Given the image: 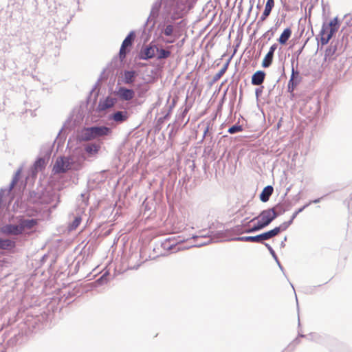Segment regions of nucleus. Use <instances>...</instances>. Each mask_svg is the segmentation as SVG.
<instances>
[{
	"instance_id": "nucleus-31",
	"label": "nucleus",
	"mask_w": 352,
	"mask_h": 352,
	"mask_svg": "<svg viewBox=\"0 0 352 352\" xmlns=\"http://www.w3.org/2000/svg\"><path fill=\"white\" fill-rule=\"evenodd\" d=\"M174 41H175V39H173V40H166L164 42H165L166 43H173Z\"/></svg>"
},
{
	"instance_id": "nucleus-5",
	"label": "nucleus",
	"mask_w": 352,
	"mask_h": 352,
	"mask_svg": "<svg viewBox=\"0 0 352 352\" xmlns=\"http://www.w3.org/2000/svg\"><path fill=\"white\" fill-rule=\"evenodd\" d=\"M305 208V206H302V208H300L298 210H296L292 214L291 219L289 221L284 222L282 224H280L278 227H276L274 229L266 232L269 239H271V238L278 235L281 231H284V230H287V228L292 223L293 221L297 217V215L300 212H302Z\"/></svg>"
},
{
	"instance_id": "nucleus-33",
	"label": "nucleus",
	"mask_w": 352,
	"mask_h": 352,
	"mask_svg": "<svg viewBox=\"0 0 352 352\" xmlns=\"http://www.w3.org/2000/svg\"><path fill=\"white\" fill-rule=\"evenodd\" d=\"M310 204H311V202H309V203H308V204H306V205H305L304 206H305V208H306V207H307V206H308L309 205H310Z\"/></svg>"
},
{
	"instance_id": "nucleus-16",
	"label": "nucleus",
	"mask_w": 352,
	"mask_h": 352,
	"mask_svg": "<svg viewBox=\"0 0 352 352\" xmlns=\"http://www.w3.org/2000/svg\"><path fill=\"white\" fill-rule=\"evenodd\" d=\"M114 121L122 122L128 118V113L126 111H117L112 116Z\"/></svg>"
},
{
	"instance_id": "nucleus-24",
	"label": "nucleus",
	"mask_w": 352,
	"mask_h": 352,
	"mask_svg": "<svg viewBox=\"0 0 352 352\" xmlns=\"http://www.w3.org/2000/svg\"><path fill=\"white\" fill-rule=\"evenodd\" d=\"M174 31V26L173 25H167L163 32L166 36H171Z\"/></svg>"
},
{
	"instance_id": "nucleus-19",
	"label": "nucleus",
	"mask_w": 352,
	"mask_h": 352,
	"mask_svg": "<svg viewBox=\"0 0 352 352\" xmlns=\"http://www.w3.org/2000/svg\"><path fill=\"white\" fill-rule=\"evenodd\" d=\"M100 149V146L96 144H89L86 146L85 151L90 154L97 153Z\"/></svg>"
},
{
	"instance_id": "nucleus-25",
	"label": "nucleus",
	"mask_w": 352,
	"mask_h": 352,
	"mask_svg": "<svg viewBox=\"0 0 352 352\" xmlns=\"http://www.w3.org/2000/svg\"><path fill=\"white\" fill-rule=\"evenodd\" d=\"M242 131L241 126L234 125L229 128L228 132L231 134L235 133Z\"/></svg>"
},
{
	"instance_id": "nucleus-15",
	"label": "nucleus",
	"mask_w": 352,
	"mask_h": 352,
	"mask_svg": "<svg viewBox=\"0 0 352 352\" xmlns=\"http://www.w3.org/2000/svg\"><path fill=\"white\" fill-rule=\"evenodd\" d=\"M292 35V30L290 28H285L283 33L280 34L279 38L278 39V42L282 44L285 45L287 41L289 40V38L291 37Z\"/></svg>"
},
{
	"instance_id": "nucleus-4",
	"label": "nucleus",
	"mask_w": 352,
	"mask_h": 352,
	"mask_svg": "<svg viewBox=\"0 0 352 352\" xmlns=\"http://www.w3.org/2000/svg\"><path fill=\"white\" fill-rule=\"evenodd\" d=\"M72 159L65 157H59L56 159L53 166V172L55 174L63 173L69 170L72 167Z\"/></svg>"
},
{
	"instance_id": "nucleus-20",
	"label": "nucleus",
	"mask_w": 352,
	"mask_h": 352,
	"mask_svg": "<svg viewBox=\"0 0 352 352\" xmlns=\"http://www.w3.org/2000/svg\"><path fill=\"white\" fill-rule=\"evenodd\" d=\"M238 240L241 241H249L254 243H261L259 239V235L257 236H241L239 237Z\"/></svg>"
},
{
	"instance_id": "nucleus-3",
	"label": "nucleus",
	"mask_w": 352,
	"mask_h": 352,
	"mask_svg": "<svg viewBox=\"0 0 352 352\" xmlns=\"http://www.w3.org/2000/svg\"><path fill=\"white\" fill-rule=\"evenodd\" d=\"M340 24L337 17L330 20L329 23H324L320 31V43L322 45H327L334 34L338 30Z\"/></svg>"
},
{
	"instance_id": "nucleus-27",
	"label": "nucleus",
	"mask_w": 352,
	"mask_h": 352,
	"mask_svg": "<svg viewBox=\"0 0 352 352\" xmlns=\"http://www.w3.org/2000/svg\"><path fill=\"white\" fill-rule=\"evenodd\" d=\"M298 76H299V72L298 71H295L294 67H292V75H291L290 79H293L294 80H295V79L298 78Z\"/></svg>"
},
{
	"instance_id": "nucleus-14",
	"label": "nucleus",
	"mask_w": 352,
	"mask_h": 352,
	"mask_svg": "<svg viewBox=\"0 0 352 352\" xmlns=\"http://www.w3.org/2000/svg\"><path fill=\"white\" fill-rule=\"evenodd\" d=\"M273 191H274V189H273L272 186H267L265 187L263 189V190L260 195V199L263 202L267 201L270 199V197L272 195Z\"/></svg>"
},
{
	"instance_id": "nucleus-21",
	"label": "nucleus",
	"mask_w": 352,
	"mask_h": 352,
	"mask_svg": "<svg viewBox=\"0 0 352 352\" xmlns=\"http://www.w3.org/2000/svg\"><path fill=\"white\" fill-rule=\"evenodd\" d=\"M229 62L226 63L223 67L219 71L218 73L214 76V80L217 81L221 78V76L226 73L228 67Z\"/></svg>"
},
{
	"instance_id": "nucleus-1",
	"label": "nucleus",
	"mask_w": 352,
	"mask_h": 352,
	"mask_svg": "<svg viewBox=\"0 0 352 352\" xmlns=\"http://www.w3.org/2000/svg\"><path fill=\"white\" fill-rule=\"evenodd\" d=\"M111 130L107 126H92L81 129L78 133L80 141H89L98 137L111 134Z\"/></svg>"
},
{
	"instance_id": "nucleus-17",
	"label": "nucleus",
	"mask_w": 352,
	"mask_h": 352,
	"mask_svg": "<svg viewBox=\"0 0 352 352\" xmlns=\"http://www.w3.org/2000/svg\"><path fill=\"white\" fill-rule=\"evenodd\" d=\"M15 247V242L10 239H0V248L2 250H10Z\"/></svg>"
},
{
	"instance_id": "nucleus-22",
	"label": "nucleus",
	"mask_w": 352,
	"mask_h": 352,
	"mask_svg": "<svg viewBox=\"0 0 352 352\" xmlns=\"http://www.w3.org/2000/svg\"><path fill=\"white\" fill-rule=\"evenodd\" d=\"M157 51L159 52L157 58L158 59H162V58H167L170 56L171 52L169 50L160 49L159 50L157 48Z\"/></svg>"
},
{
	"instance_id": "nucleus-8",
	"label": "nucleus",
	"mask_w": 352,
	"mask_h": 352,
	"mask_svg": "<svg viewBox=\"0 0 352 352\" xmlns=\"http://www.w3.org/2000/svg\"><path fill=\"white\" fill-rule=\"evenodd\" d=\"M19 223L22 229V232L28 230H32L33 228L38 225L37 219H21L19 220Z\"/></svg>"
},
{
	"instance_id": "nucleus-18",
	"label": "nucleus",
	"mask_w": 352,
	"mask_h": 352,
	"mask_svg": "<svg viewBox=\"0 0 352 352\" xmlns=\"http://www.w3.org/2000/svg\"><path fill=\"white\" fill-rule=\"evenodd\" d=\"M274 54L272 52H267L262 62L263 67H268L271 65L273 60Z\"/></svg>"
},
{
	"instance_id": "nucleus-30",
	"label": "nucleus",
	"mask_w": 352,
	"mask_h": 352,
	"mask_svg": "<svg viewBox=\"0 0 352 352\" xmlns=\"http://www.w3.org/2000/svg\"><path fill=\"white\" fill-rule=\"evenodd\" d=\"M43 163H44V160L43 159H39L38 160L36 161V166H41Z\"/></svg>"
},
{
	"instance_id": "nucleus-26",
	"label": "nucleus",
	"mask_w": 352,
	"mask_h": 352,
	"mask_svg": "<svg viewBox=\"0 0 352 352\" xmlns=\"http://www.w3.org/2000/svg\"><path fill=\"white\" fill-rule=\"evenodd\" d=\"M297 81L294 80L293 79H290L288 82V89L291 90V91H293L294 89V87L298 85Z\"/></svg>"
},
{
	"instance_id": "nucleus-10",
	"label": "nucleus",
	"mask_w": 352,
	"mask_h": 352,
	"mask_svg": "<svg viewBox=\"0 0 352 352\" xmlns=\"http://www.w3.org/2000/svg\"><path fill=\"white\" fill-rule=\"evenodd\" d=\"M157 47L156 45L146 46L142 52L141 58L142 59H148L152 58L155 56V51H157Z\"/></svg>"
},
{
	"instance_id": "nucleus-32",
	"label": "nucleus",
	"mask_w": 352,
	"mask_h": 352,
	"mask_svg": "<svg viewBox=\"0 0 352 352\" xmlns=\"http://www.w3.org/2000/svg\"><path fill=\"white\" fill-rule=\"evenodd\" d=\"M310 204H311V202H309V203H308V204H306V205H305L304 206H305V208H306V207H307V206H308L309 205H310Z\"/></svg>"
},
{
	"instance_id": "nucleus-13",
	"label": "nucleus",
	"mask_w": 352,
	"mask_h": 352,
	"mask_svg": "<svg viewBox=\"0 0 352 352\" xmlns=\"http://www.w3.org/2000/svg\"><path fill=\"white\" fill-rule=\"evenodd\" d=\"M137 74L135 71H125L123 74V82L125 84H131L134 82Z\"/></svg>"
},
{
	"instance_id": "nucleus-9",
	"label": "nucleus",
	"mask_w": 352,
	"mask_h": 352,
	"mask_svg": "<svg viewBox=\"0 0 352 352\" xmlns=\"http://www.w3.org/2000/svg\"><path fill=\"white\" fill-rule=\"evenodd\" d=\"M118 96L124 100H131L135 96V92L132 89L125 87H120L118 91Z\"/></svg>"
},
{
	"instance_id": "nucleus-23",
	"label": "nucleus",
	"mask_w": 352,
	"mask_h": 352,
	"mask_svg": "<svg viewBox=\"0 0 352 352\" xmlns=\"http://www.w3.org/2000/svg\"><path fill=\"white\" fill-rule=\"evenodd\" d=\"M81 221H82V219L80 217H76L74 219V220L73 221V222L70 224L69 230H73L76 229L78 227V226L80 224Z\"/></svg>"
},
{
	"instance_id": "nucleus-34",
	"label": "nucleus",
	"mask_w": 352,
	"mask_h": 352,
	"mask_svg": "<svg viewBox=\"0 0 352 352\" xmlns=\"http://www.w3.org/2000/svg\"><path fill=\"white\" fill-rule=\"evenodd\" d=\"M318 201H319V200H315V201H314L313 202H314V203H317V202H318Z\"/></svg>"
},
{
	"instance_id": "nucleus-7",
	"label": "nucleus",
	"mask_w": 352,
	"mask_h": 352,
	"mask_svg": "<svg viewBox=\"0 0 352 352\" xmlns=\"http://www.w3.org/2000/svg\"><path fill=\"white\" fill-rule=\"evenodd\" d=\"M1 232L6 234L19 235L22 234V229L19 222L18 225L8 224L1 228Z\"/></svg>"
},
{
	"instance_id": "nucleus-29",
	"label": "nucleus",
	"mask_w": 352,
	"mask_h": 352,
	"mask_svg": "<svg viewBox=\"0 0 352 352\" xmlns=\"http://www.w3.org/2000/svg\"><path fill=\"white\" fill-rule=\"evenodd\" d=\"M276 47H277V46H276V44L272 45L270 47V50H269V52H272V54H274V51L276 50Z\"/></svg>"
},
{
	"instance_id": "nucleus-12",
	"label": "nucleus",
	"mask_w": 352,
	"mask_h": 352,
	"mask_svg": "<svg viewBox=\"0 0 352 352\" xmlns=\"http://www.w3.org/2000/svg\"><path fill=\"white\" fill-rule=\"evenodd\" d=\"M274 6V0H267L265 6V10L261 16V21H264L270 14L272 8Z\"/></svg>"
},
{
	"instance_id": "nucleus-2",
	"label": "nucleus",
	"mask_w": 352,
	"mask_h": 352,
	"mask_svg": "<svg viewBox=\"0 0 352 352\" xmlns=\"http://www.w3.org/2000/svg\"><path fill=\"white\" fill-rule=\"evenodd\" d=\"M277 217L278 213L276 212L274 208L265 210L263 212H261V214L257 217L254 218L250 221L252 222L258 219L257 223L253 228L247 230L246 232H252L260 230L266 227L267 226H268Z\"/></svg>"
},
{
	"instance_id": "nucleus-6",
	"label": "nucleus",
	"mask_w": 352,
	"mask_h": 352,
	"mask_svg": "<svg viewBox=\"0 0 352 352\" xmlns=\"http://www.w3.org/2000/svg\"><path fill=\"white\" fill-rule=\"evenodd\" d=\"M133 39L134 35L131 32L123 41L119 52V58L121 61L125 59L126 54L129 52Z\"/></svg>"
},
{
	"instance_id": "nucleus-28",
	"label": "nucleus",
	"mask_w": 352,
	"mask_h": 352,
	"mask_svg": "<svg viewBox=\"0 0 352 352\" xmlns=\"http://www.w3.org/2000/svg\"><path fill=\"white\" fill-rule=\"evenodd\" d=\"M258 235H259V239H260V242L261 243H262L265 240L270 239L268 236H267V232H264V233L258 234Z\"/></svg>"
},
{
	"instance_id": "nucleus-11",
	"label": "nucleus",
	"mask_w": 352,
	"mask_h": 352,
	"mask_svg": "<svg viewBox=\"0 0 352 352\" xmlns=\"http://www.w3.org/2000/svg\"><path fill=\"white\" fill-rule=\"evenodd\" d=\"M265 74L263 71H257L252 77V84L254 85H261L265 79Z\"/></svg>"
}]
</instances>
